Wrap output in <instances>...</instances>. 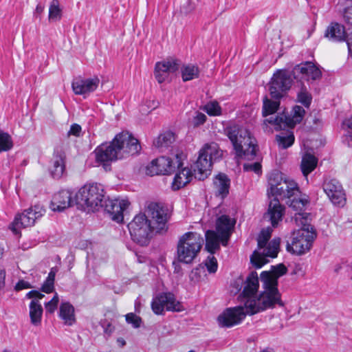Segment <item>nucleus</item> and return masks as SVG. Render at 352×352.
<instances>
[{
	"label": "nucleus",
	"mask_w": 352,
	"mask_h": 352,
	"mask_svg": "<svg viewBox=\"0 0 352 352\" xmlns=\"http://www.w3.org/2000/svg\"><path fill=\"white\" fill-rule=\"evenodd\" d=\"M141 149L138 140L127 131L117 134L109 143H103L94 151L96 160L107 169L112 162L138 154Z\"/></svg>",
	"instance_id": "1"
},
{
	"label": "nucleus",
	"mask_w": 352,
	"mask_h": 352,
	"mask_svg": "<svg viewBox=\"0 0 352 352\" xmlns=\"http://www.w3.org/2000/svg\"><path fill=\"white\" fill-rule=\"evenodd\" d=\"M265 280H261L263 283L264 291L259 296L254 298H249L245 302V307L248 310V315H254L267 309L274 308L278 305L280 307L284 306L281 300V294L274 283L270 280L267 274L264 273Z\"/></svg>",
	"instance_id": "2"
},
{
	"label": "nucleus",
	"mask_w": 352,
	"mask_h": 352,
	"mask_svg": "<svg viewBox=\"0 0 352 352\" xmlns=\"http://www.w3.org/2000/svg\"><path fill=\"white\" fill-rule=\"evenodd\" d=\"M231 141L236 156L247 160H253L256 155V141L250 132L243 126L232 124L225 129Z\"/></svg>",
	"instance_id": "3"
},
{
	"label": "nucleus",
	"mask_w": 352,
	"mask_h": 352,
	"mask_svg": "<svg viewBox=\"0 0 352 352\" xmlns=\"http://www.w3.org/2000/svg\"><path fill=\"white\" fill-rule=\"evenodd\" d=\"M296 220H300L301 228L293 233L292 243H287V250L293 254L301 255L309 251L316 238V232L313 226L308 223L307 214H297Z\"/></svg>",
	"instance_id": "4"
},
{
	"label": "nucleus",
	"mask_w": 352,
	"mask_h": 352,
	"mask_svg": "<svg viewBox=\"0 0 352 352\" xmlns=\"http://www.w3.org/2000/svg\"><path fill=\"white\" fill-rule=\"evenodd\" d=\"M203 236L195 232H187L182 234L177 244V259L178 262L190 264L197 257L203 244Z\"/></svg>",
	"instance_id": "5"
},
{
	"label": "nucleus",
	"mask_w": 352,
	"mask_h": 352,
	"mask_svg": "<svg viewBox=\"0 0 352 352\" xmlns=\"http://www.w3.org/2000/svg\"><path fill=\"white\" fill-rule=\"evenodd\" d=\"M222 151L219 150L217 144H206L199 152L196 162L191 165V169L195 178L199 180L205 179L211 173L212 162L221 158Z\"/></svg>",
	"instance_id": "6"
},
{
	"label": "nucleus",
	"mask_w": 352,
	"mask_h": 352,
	"mask_svg": "<svg viewBox=\"0 0 352 352\" xmlns=\"http://www.w3.org/2000/svg\"><path fill=\"white\" fill-rule=\"evenodd\" d=\"M77 202L85 206L89 211H97L103 207L105 201L104 188L98 183L83 186L76 195Z\"/></svg>",
	"instance_id": "7"
},
{
	"label": "nucleus",
	"mask_w": 352,
	"mask_h": 352,
	"mask_svg": "<svg viewBox=\"0 0 352 352\" xmlns=\"http://www.w3.org/2000/svg\"><path fill=\"white\" fill-rule=\"evenodd\" d=\"M132 240L141 246H146L151 238L153 226L145 214L140 213L128 224Z\"/></svg>",
	"instance_id": "8"
},
{
	"label": "nucleus",
	"mask_w": 352,
	"mask_h": 352,
	"mask_svg": "<svg viewBox=\"0 0 352 352\" xmlns=\"http://www.w3.org/2000/svg\"><path fill=\"white\" fill-rule=\"evenodd\" d=\"M296 80L292 74V71L277 69L273 74L268 84L269 92L272 98L280 100L284 97L291 89Z\"/></svg>",
	"instance_id": "9"
},
{
	"label": "nucleus",
	"mask_w": 352,
	"mask_h": 352,
	"mask_svg": "<svg viewBox=\"0 0 352 352\" xmlns=\"http://www.w3.org/2000/svg\"><path fill=\"white\" fill-rule=\"evenodd\" d=\"M305 114V110L303 107L298 105H295L291 114L280 113L274 118H270L265 119L263 124L267 126V124H271L274 126L276 131L285 130L287 127L293 128L297 124H299L302 120Z\"/></svg>",
	"instance_id": "10"
},
{
	"label": "nucleus",
	"mask_w": 352,
	"mask_h": 352,
	"mask_svg": "<svg viewBox=\"0 0 352 352\" xmlns=\"http://www.w3.org/2000/svg\"><path fill=\"white\" fill-rule=\"evenodd\" d=\"M181 155L176 154L173 159L162 156L153 160L146 167V174L153 176L174 173L176 168L179 169L183 166Z\"/></svg>",
	"instance_id": "11"
},
{
	"label": "nucleus",
	"mask_w": 352,
	"mask_h": 352,
	"mask_svg": "<svg viewBox=\"0 0 352 352\" xmlns=\"http://www.w3.org/2000/svg\"><path fill=\"white\" fill-rule=\"evenodd\" d=\"M292 74L296 83H312L322 78V71L319 66L311 61H305L295 65L292 69Z\"/></svg>",
	"instance_id": "12"
},
{
	"label": "nucleus",
	"mask_w": 352,
	"mask_h": 352,
	"mask_svg": "<svg viewBox=\"0 0 352 352\" xmlns=\"http://www.w3.org/2000/svg\"><path fill=\"white\" fill-rule=\"evenodd\" d=\"M146 212L151 217V224L157 232L167 230V222L170 218V214L166 207L161 204L151 202L148 205Z\"/></svg>",
	"instance_id": "13"
},
{
	"label": "nucleus",
	"mask_w": 352,
	"mask_h": 352,
	"mask_svg": "<svg viewBox=\"0 0 352 352\" xmlns=\"http://www.w3.org/2000/svg\"><path fill=\"white\" fill-rule=\"evenodd\" d=\"M151 308L157 315L162 314L164 309L177 312L184 309L182 303L176 300L174 294L170 292L161 293L156 296L152 300Z\"/></svg>",
	"instance_id": "14"
},
{
	"label": "nucleus",
	"mask_w": 352,
	"mask_h": 352,
	"mask_svg": "<svg viewBox=\"0 0 352 352\" xmlns=\"http://www.w3.org/2000/svg\"><path fill=\"white\" fill-rule=\"evenodd\" d=\"M45 210L39 205H35L25 210L21 214L17 215L12 222L10 229L14 234L18 233V229L32 226L34 224L36 220L41 217Z\"/></svg>",
	"instance_id": "15"
},
{
	"label": "nucleus",
	"mask_w": 352,
	"mask_h": 352,
	"mask_svg": "<svg viewBox=\"0 0 352 352\" xmlns=\"http://www.w3.org/2000/svg\"><path fill=\"white\" fill-rule=\"evenodd\" d=\"M280 239L274 238L263 248V251L259 253L255 250L250 257L252 264L256 268L262 267L265 263H268L267 257L276 258L278 255L280 248Z\"/></svg>",
	"instance_id": "16"
},
{
	"label": "nucleus",
	"mask_w": 352,
	"mask_h": 352,
	"mask_svg": "<svg viewBox=\"0 0 352 352\" xmlns=\"http://www.w3.org/2000/svg\"><path fill=\"white\" fill-rule=\"evenodd\" d=\"M322 187L333 204L338 206H343L345 204V193L341 184L337 179H326Z\"/></svg>",
	"instance_id": "17"
},
{
	"label": "nucleus",
	"mask_w": 352,
	"mask_h": 352,
	"mask_svg": "<svg viewBox=\"0 0 352 352\" xmlns=\"http://www.w3.org/2000/svg\"><path fill=\"white\" fill-rule=\"evenodd\" d=\"M248 314V310L245 306L228 308L219 316L218 321L221 327H230L239 324Z\"/></svg>",
	"instance_id": "18"
},
{
	"label": "nucleus",
	"mask_w": 352,
	"mask_h": 352,
	"mask_svg": "<svg viewBox=\"0 0 352 352\" xmlns=\"http://www.w3.org/2000/svg\"><path fill=\"white\" fill-rule=\"evenodd\" d=\"M129 205L128 199H116L105 200L103 207L113 221L121 223L124 219V212Z\"/></svg>",
	"instance_id": "19"
},
{
	"label": "nucleus",
	"mask_w": 352,
	"mask_h": 352,
	"mask_svg": "<svg viewBox=\"0 0 352 352\" xmlns=\"http://www.w3.org/2000/svg\"><path fill=\"white\" fill-rule=\"evenodd\" d=\"M179 68V61L176 59H168L157 63L155 67V76L159 83H162L168 78L169 73H174Z\"/></svg>",
	"instance_id": "20"
},
{
	"label": "nucleus",
	"mask_w": 352,
	"mask_h": 352,
	"mask_svg": "<svg viewBox=\"0 0 352 352\" xmlns=\"http://www.w3.org/2000/svg\"><path fill=\"white\" fill-rule=\"evenodd\" d=\"M235 220L229 216L223 214L217 218L216 221V230L221 234V243L223 246L228 245V240L235 225Z\"/></svg>",
	"instance_id": "21"
},
{
	"label": "nucleus",
	"mask_w": 352,
	"mask_h": 352,
	"mask_svg": "<svg viewBox=\"0 0 352 352\" xmlns=\"http://www.w3.org/2000/svg\"><path fill=\"white\" fill-rule=\"evenodd\" d=\"M100 80L98 77L93 78H76L72 84L74 92L77 95H85L93 92L98 87Z\"/></svg>",
	"instance_id": "22"
},
{
	"label": "nucleus",
	"mask_w": 352,
	"mask_h": 352,
	"mask_svg": "<svg viewBox=\"0 0 352 352\" xmlns=\"http://www.w3.org/2000/svg\"><path fill=\"white\" fill-rule=\"evenodd\" d=\"M300 193L299 188L296 182L292 179H285V181L279 184L278 187L271 193L272 196H279L282 199H291Z\"/></svg>",
	"instance_id": "23"
},
{
	"label": "nucleus",
	"mask_w": 352,
	"mask_h": 352,
	"mask_svg": "<svg viewBox=\"0 0 352 352\" xmlns=\"http://www.w3.org/2000/svg\"><path fill=\"white\" fill-rule=\"evenodd\" d=\"M258 277L256 272H252L247 277L243 289L240 296H242L243 301L245 302L249 298H254L258 289Z\"/></svg>",
	"instance_id": "24"
},
{
	"label": "nucleus",
	"mask_w": 352,
	"mask_h": 352,
	"mask_svg": "<svg viewBox=\"0 0 352 352\" xmlns=\"http://www.w3.org/2000/svg\"><path fill=\"white\" fill-rule=\"evenodd\" d=\"M285 214V207L280 204L277 197H274L269 204L266 216L269 217L272 226L275 228L282 221Z\"/></svg>",
	"instance_id": "25"
},
{
	"label": "nucleus",
	"mask_w": 352,
	"mask_h": 352,
	"mask_svg": "<svg viewBox=\"0 0 352 352\" xmlns=\"http://www.w3.org/2000/svg\"><path fill=\"white\" fill-rule=\"evenodd\" d=\"M72 193L67 190H62L52 198L51 207L54 211L61 212L71 206Z\"/></svg>",
	"instance_id": "26"
},
{
	"label": "nucleus",
	"mask_w": 352,
	"mask_h": 352,
	"mask_svg": "<svg viewBox=\"0 0 352 352\" xmlns=\"http://www.w3.org/2000/svg\"><path fill=\"white\" fill-rule=\"evenodd\" d=\"M347 34L344 25L337 22H331L327 28L324 36L331 42H342Z\"/></svg>",
	"instance_id": "27"
},
{
	"label": "nucleus",
	"mask_w": 352,
	"mask_h": 352,
	"mask_svg": "<svg viewBox=\"0 0 352 352\" xmlns=\"http://www.w3.org/2000/svg\"><path fill=\"white\" fill-rule=\"evenodd\" d=\"M65 158L63 152L56 151L54 153L50 167V173L53 178L59 179L62 177L65 168Z\"/></svg>",
	"instance_id": "28"
},
{
	"label": "nucleus",
	"mask_w": 352,
	"mask_h": 352,
	"mask_svg": "<svg viewBox=\"0 0 352 352\" xmlns=\"http://www.w3.org/2000/svg\"><path fill=\"white\" fill-rule=\"evenodd\" d=\"M216 195L222 199L227 197L229 193L230 180L224 173L218 174L213 180Z\"/></svg>",
	"instance_id": "29"
},
{
	"label": "nucleus",
	"mask_w": 352,
	"mask_h": 352,
	"mask_svg": "<svg viewBox=\"0 0 352 352\" xmlns=\"http://www.w3.org/2000/svg\"><path fill=\"white\" fill-rule=\"evenodd\" d=\"M59 317L64 321V324L72 326L76 322L74 307L68 302H62L59 308Z\"/></svg>",
	"instance_id": "30"
},
{
	"label": "nucleus",
	"mask_w": 352,
	"mask_h": 352,
	"mask_svg": "<svg viewBox=\"0 0 352 352\" xmlns=\"http://www.w3.org/2000/svg\"><path fill=\"white\" fill-rule=\"evenodd\" d=\"M192 177L191 170L188 168H182L179 173H176L172 183V188L177 190L185 186L189 183Z\"/></svg>",
	"instance_id": "31"
},
{
	"label": "nucleus",
	"mask_w": 352,
	"mask_h": 352,
	"mask_svg": "<svg viewBox=\"0 0 352 352\" xmlns=\"http://www.w3.org/2000/svg\"><path fill=\"white\" fill-rule=\"evenodd\" d=\"M206 236V249L210 254L215 253L220 248L219 243H221V234L214 230H207Z\"/></svg>",
	"instance_id": "32"
},
{
	"label": "nucleus",
	"mask_w": 352,
	"mask_h": 352,
	"mask_svg": "<svg viewBox=\"0 0 352 352\" xmlns=\"http://www.w3.org/2000/svg\"><path fill=\"white\" fill-rule=\"evenodd\" d=\"M295 87L298 89L296 94V101L305 107L309 108L312 101V96L309 91V87L305 85V82H296Z\"/></svg>",
	"instance_id": "33"
},
{
	"label": "nucleus",
	"mask_w": 352,
	"mask_h": 352,
	"mask_svg": "<svg viewBox=\"0 0 352 352\" xmlns=\"http://www.w3.org/2000/svg\"><path fill=\"white\" fill-rule=\"evenodd\" d=\"M287 272V269L285 265L283 263L278 264L276 265H272L271 267L270 271H263L261 274V280H265L263 278L265 276H264V273L267 274V277H269L270 280L272 283L276 282V286H278V278L285 275Z\"/></svg>",
	"instance_id": "34"
},
{
	"label": "nucleus",
	"mask_w": 352,
	"mask_h": 352,
	"mask_svg": "<svg viewBox=\"0 0 352 352\" xmlns=\"http://www.w3.org/2000/svg\"><path fill=\"white\" fill-rule=\"evenodd\" d=\"M175 141L174 133L166 131L161 133L157 139L153 141V146L160 152H164Z\"/></svg>",
	"instance_id": "35"
},
{
	"label": "nucleus",
	"mask_w": 352,
	"mask_h": 352,
	"mask_svg": "<svg viewBox=\"0 0 352 352\" xmlns=\"http://www.w3.org/2000/svg\"><path fill=\"white\" fill-rule=\"evenodd\" d=\"M317 164L318 159L314 155L310 153L305 154L302 157L300 164L303 175L307 177V175L315 169Z\"/></svg>",
	"instance_id": "36"
},
{
	"label": "nucleus",
	"mask_w": 352,
	"mask_h": 352,
	"mask_svg": "<svg viewBox=\"0 0 352 352\" xmlns=\"http://www.w3.org/2000/svg\"><path fill=\"white\" fill-rule=\"evenodd\" d=\"M43 307L37 300H32L30 304V317L32 324L38 326L41 324Z\"/></svg>",
	"instance_id": "37"
},
{
	"label": "nucleus",
	"mask_w": 352,
	"mask_h": 352,
	"mask_svg": "<svg viewBox=\"0 0 352 352\" xmlns=\"http://www.w3.org/2000/svg\"><path fill=\"white\" fill-rule=\"evenodd\" d=\"M183 81L186 82L199 78V67L194 65H184L181 69Z\"/></svg>",
	"instance_id": "38"
},
{
	"label": "nucleus",
	"mask_w": 352,
	"mask_h": 352,
	"mask_svg": "<svg viewBox=\"0 0 352 352\" xmlns=\"http://www.w3.org/2000/svg\"><path fill=\"white\" fill-rule=\"evenodd\" d=\"M280 105L279 100H272L268 98L267 96H265L263 98V116L266 117L269 115L274 113L278 109Z\"/></svg>",
	"instance_id": "39"
},
{
	"label": "nucleus",
	"mask_w": 352,
	"mask_h": 352,
	"mask_svg": "<svg viewBox=\"0 0 352 352\" xmlns=\"http://www.w3.org/2000/svg\"><path fill=\"white\" fill-rule=\"evenodd\" d=\"M276 140L280 146L287 148L294 144V135L292 131H287L276 135Z\"/></svg>",
	"instance_id": "40"
},
{
	"label": "nucleus",
	"mask_w": 352,
	"mask_h": 352,
	"mask_svg": "<svg viewBox=\"0 0 352 352\" xmlns=\"http://www.w3.org/2000/svg\"><path fill=\"white\" fill-rule=\"evenodd\" d=\"M285 179L280 172L277 170L272 172L268 178V185L270 186L267 189L268 194H271L276 187H278L279 184L283 182Z\"/></svg>",
	"instance_id": "41"
},
{
	"label": "nucleus",
	"mask_w": 352,
	"mask_h": 352,
	"mask_svg": "<svg viewBox=\"0 0 352 352\" xmlns=\"http://www.w3.org/2000/svg\"><path fill=\"white\" fill-rule=\"evenodd\" d=\"M13 145L11 136L8 133L0 130V153L11 150Z\"/></svg>",
	"instance_id": "42"
},
{
	"label": "nucleus",
	"mask_w": 352,
	"mask_h": 352,
	"mask_svg": "<svg viewBox=\"0 0 352 352\" xmlns=\"http://www.w3.org/2000/svg\"><path fill=\"white\" fill-rule=\"evenodd\" d=\"M61 12L58 0H52L49 8V20H60L61 18Z\"/></svg>",
	"instance_id": "43"
},
{
	"label": "nucleus",
	"mask_w": 352,
	"mask_h": 352,
	"mask_svg": "<svg viewBox=\"0 0 352 352\" xmlns=\"http://www.w3.org/2000/svg\"><path fill=\"white\" fill-rule=\"evenodd\" d=\"M203 110L210 116H219L221 115V107L216 100L210 101L204 105Z\"/></svg>",
	"instance_id": "44"
},
{
	"label": "nucleus",
	"mask_w": 352,
	"mask_h": 352,
	"mask_svg": "<svg viewBox=\"0 0 352 352\" xmlns=\"http://www.w3.org/2000/svg\"><path fill=\"white\" fill-rule=\"evenodd\" d=\"M272 230L270 228L263 229L257 238L258 248L259 250L265 248L269 239L271 237Z\"/></svg>",
	"instance_id": "45"
},
{
	"label": "nucleus",
	"mask_w": 352,
	"mask_h": 352,
	"mask_svg": "<svg viewBox=\"0 0 352 352\" xmlns=\"http://www.w3.org/2000/svg\"><path fill=\"white\" fill-rule=\"evenodd\" d=\"M288 201L287 204L289 206L293 208L296 211H302L304 210L307 204H308V201L306 199L298 198L296 199L295 197L294 199H288Z\"/></svg>",
	"instance_id": "46"
},
{
	"label": "nucleus",
	"mask_w": 352,
	"mask_h": 352,
	"mask_svg": "<svg viewBox=\"0 0 352 352\" xmlns=\"http://www.w3.org/2000/svg\"><path fill=\"white\" fill-rule=\"evenodd\" d=\"M204 265L206 267L207 270L210 274H214L217 272L218 263L217 258L212 255L207 257L204 262Z\"/></svg>",
	"instance_id": "47"
},
{
	"label": "nucleus",
	"mask_w": 352,
	"mask_h": 352,
	"mask_svg": "<svg viewBox=\"0 0 352 352\" xmlns=\"http://www.w3.org/2000/svg\"><path fill=\"white\" fill-rule=\"evenodd\" d=\"M335 272L336 273L341 272V274L352 280V263H346L337 266L335 268Z\"/></svg>",
	"instance_id": "48"
},
{
	"label": "nucleus",
	"mask_w": 352,
	"mask_h": 352,
	"mask_svg": "<svg viewBox=\"0 0 352 352\" xmlns=\"http://www.w3.org/2000/svg\"><path fill=\"white\" fill-rule=\"evenodd\" d=\"M59 298L57 294H55L51 300L45 304L46 311L52 314L57 309Z\"/></svg>",
	"instance_id": "49"
},
{
	"label": "nucleus",
	"mask_w": 352,
	"mask_h": 352,
	"mask_svg": "<svg viewBox=\"0 0 352 352\" xmlns=\"http://www.w3.org/2000/svg\"><path fill=\"white\" fill-rule=\"evenodd\" d=\"M126 321L131 324L134 328H138L140 327L142 319L135 314L129 313L126 315Z\"/></svg>",
	"instance_id": "50"
},
{
	"label": "nucleus",
	"mask_w": 352,
	"mask_h": 352,
	"mask_svg": "<svg viewBox=\"0 0 352 352\" xmlns=\"http://www.w3.org/2000/svg\"><path fill=\"white\" fill-rule=\"evenodd\" d=\"M243 170L245 171H254L256 174L261 173V165L259 162L252 164H244Z\"/></svg>",
	"instance_id": "51"
},
{
	"label": "nucleus",
	"mask_w": 352,
	"mask_h": 352,
	"mask_svg": "<svg viewBox=\"0 0 352 352\" xmlns=\"http://www.w3.org/2000/svg\"><path fill=\"white\" fill-rule=\"evenodd\" d=\"M206 116L201 112H197L196 116L192 119V124L195 127L203 124L206 121Z\"/></svg>",
	"instance_id": "52"
},
{
	"label": "nucleus",
	"mask_w": 352,
	"mask_h": 352,
	"mask_svg": "<svg viewBox=\"0 0 352 352\" xmlns=\"http://www.w3.org/2000/svg\"><path fill=\"white\" fill-rule=\"evenodd\" d=\"M54 289V282L46 279L41 287V291L46 294H50L53 292Z\"/></svg>",
	"instance_id": "53"
},
{
	"label": "nucleus",
	"mask_w": 352,
	"mask_h": 352,
	"mask_svg": "<svg viewBox=\"0 0 352 352\" xmlns=\"http://www.w3.org/2000/svg\"><path fill=\"white\" fill-rule=\"evenodd\" d=\"M32 287H33L29 282L25 281L24 280H20L18 281V283L14 286V289L16 291H20V290H22L24 289H30V288H32Z\"/></svg>",
	"instance_id": "54"
},
{
	"label": "nucleus",
	"mask_w": 352,
	"mask_h": 352,
	"mask_svg": "<svg viewBox=\"0 0 352 352\" xmlns=\"http://www.w3.org/2000/svg\"><path fill=\"white\" fill-rule=\"evenodd\" d=\"M81 126L78 124H73L70 126V129L68 131V135H74L79 137L80 135Z\"/></svg>",
	"instance_id": "55"
},
{
	"label": "nucleus",
	"mask_w": 352,
	"mask_h": 352,
	"mask_svg": "<svg viewBox=\"0 0 352 352\" xmlns=\"http://www.w3.org/2000/svg\"><path fill=\"white\" fill-rule=\"evenodd\" d=\"M343 16L344 21L347 24L352 25V6L344 10Z\"/></svg>",
	"instance_id": "56"
},
{
	"label": "nucleus",
	"mask_w": 352,
	"mask_h": 352,
	"mask_svg": "<svg viewBox=\"0 0 352 352\" xmlns=\"http://www.w3.org/2000/svg\"><path fill=\"white\" fill-rule=\"evenodd\" d=\"M45 296L44 294H41L37 290H32L26 294L27 298H35L34 300L41 299Z\"/></svg>",
	"instance_id": "57"
},
{
	"label": "nucleus",
	"mask_w": 352,
	"mask_h": 352,
	"mask_svg": "<svg viewBox=\"0 0 352 352\" xmlns=\"http://www.w3.org/2000/svg\"><path fill=\"white\" fill-rule=\"evenodd\" d=\"M343 124L345 125L349 131H348V136L351 142H352V116L346 119L343 122Z\"/></svg>",
	"instance_id": "58"
},
{
	"label": "nucleus",
	"mask_w": 352,
	"mask_h": 352,
	"mask_svg": "<svg viewBox=\"0 0 352 352\" xmlns=\"http://www.w3.org/2000/svg\"><path fill=\"white\" fill-rule=\"evenodd\" d=\"M202 269H204V267H202L201 265H199V267H197L192 270L190 278L192 280L198 281L199 280L200 275H199V271Z\"/></svg>",
	"instance_id": "59"
},
{
	"label": "nucleus",
	"mask_w": 352,
	"mask_h": 352,
	"mask_svg": "<svg viewBox=\"0 0 352 352\" xmlns=\"http://www.w3.org/2000/svg\"><path fill=\"white\" fill-rule=\"evenodd\" d=\"M345 41H346L349 53L352 58V32L347 34Z\"/></svg>",
	"instance_id": "60"
},
{
	"label": "nucleus",
	"mask_w": 352,
	"mask_h": 352,
	"mask_svg": "<svg viewBox=\"0 0 352 352\" xmlns=\"http://www.w3.org/2000/svg\"><path fill=\"white\" fill-rule=\"evenodd\" d=\"M57 272H58L57 267H54L51 268V270H50V272L48 274V276H47L46 279L54 282V280H55V276H56V274Z\"/></svg>",
	"instance_id": "61"
},
{
	"label": "nucleus",
	"mask_w": 352,
	"mask_h": 352,
	"mask_svg": "<svg viewBox=\"0 0 352 352\" xmlns=\"http://www.w3.org/2000/svg\"><path fill=\"white\" fill-rule=\"evenodd\" d=\"M6 272L0 268V290L5 286Z\"/></svg>",
	"instance_id": "62"
},
{
	"label": "nucleus",
	"mask_w": 352,
	"mask_h": 352,
	"mask_svg": "<svg viewBox=\"0 0 352 352\" xmlns=\"http://www.w3.org/2000/svg\"><path fill=\"white\" fill-rule=\"evenodd\" d=\"M44 9L45 6L43 5L38 4L35 10L34 14H41L44 11Z\"/></svg>",
	"instance_id": "63"
},
{
	"label": "nucleus",
	"mask_w": 352,
	"mask_h": 352,
	"mask_svg": "<svg viewBox=\"0 0 352 352\" xmlns=\"http://www.w3.org/2000/svg\"><path fill=\"white\" fill-rule=\"evenodd\" d=\"M260 352H274V351L272 349L266 348V349L261 350Z\"/></svg>",
	"instance_id": "64"
}]
</instances>
